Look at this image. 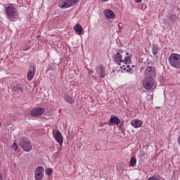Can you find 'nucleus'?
I'll list each match as a JSON object with an SVG mask.
<instances>
[{"label":"nucleus","instance_id":"1","mask_svg":"<svg viewBox=\"0 0 180 180\" xmlns=\"http://www.w3.org/2000/svg\"><path fill=\"white\" fill-rule=\"evenodd\" d=\"M112 61L118 65H122V64H130V63H131V54L120 49L117 50L116 53L113 54Z\"/></svg>","mask_w":180,"mask_h":180},{"label":"nucleus","instance_id":"2","mask_svg":"<svg viewBox=\"0 0 180 180\" xmlns=\"http://www.w3.org/2000/svg\"><path fill=\"white\" fill-rule=\"evenodd\" d=\"M6 13L7 19L11 22H16V20L19 16L18 9L12 6H8L6 8Z\"/></svg>","mask_w":180,"mask_h":180},{"label":"nucleus","instance_id":"3","mask_svg":"<svg viewBox=\"0 0 180 180\" xmlns=\"http://www.w3.org/2000/svg\"><path fill=\"white\" fill-rule=\"evenodd\" d=\"M19 145L25 153H30V150L33 148L32 141L26 137H23L20 140Z\"/></svg>","mask_w":180,"mask_h":180},{"label":"nucleus","instance_id":"4","mask_svg":"<svg viewBox=\"0 0 180 180\" xmlns=\"http://www.w3.org/2000/svg\"><path fill=\"white\" fill-rule=\"evenodd\" d=\"M169 63L174 68H180V55L179 53H172L169 57Z\"/></svg>","mask_w":180,"mask_h":180},{"label":"nucleus","instance_id":"5","mask_svg":"<svg viewBox=\"0 0 180 180\" xmlns=\"http://www.w3.org/2000/svg\"><path fill=\"white\" fill-rule=\"evenodd\" d=\"M78 2V0H59L58 3V6L60 9H68V8H71L74 6Z\"/></svg>","mask_w":180,"mask_h":180},{"label":"nucleus","instance_id":"6","mask_svg":"<svg viewBox=\"0 0 180 180\" xmlns=\"http://www.w3.org/2000/svg\"><path fill=\"white\" fill-rule=\"evenodd\" d=\"M142 85L145 89L150 91L154 86V78L144 77L142 81Z\"/></svg>","mask_w":180,"mask_h":180},{"label":"nucleus","instance_id":"7","mask_svg":"<svg viewBox=\"0 0 180 180\" xmlns=\"http://www.w3.org/2000/svg\"><path fill=\"white\" fill-rule=\"evenodd\" d=\"M44 178V167L43 166H38L34 172V179L42 180Z\"/></svg>","mask_w":180,"mask_h":180},{"label":"nucleus","instance_id":"8","mask_svg":"<svg viewBox=\"0 0 180 180\" xmlns=\"http://www.w3.org/2000/svg\"><path fill=\"white\" fill-rule=\"evenodd\" d=\"M44 113V108L37 107L30 110V115L32 117H39Z\"/></svg>","mask_w":180,"mask_h":180},{"label":"nucleus","instance_id":"9","mask_svg":"<svg viewBox=\"0 0 180 180\" xmlns=\"http://www.w3.org/2000/svg\"><path fill=\"white\" fill-rule=\"evenodd\" d=\"M155 68L148 66L145 70L146 78H154L155 77Z\"/></svg>","mask_w":180,"mask_h":180},{"label":"nucleus","instance_id":"10","mask_svg":"<svg viewBox=\"0 0 180 180\" xmlns=\"http://www.w3.org/2000/svg\"><path fill=\"white\" fill-rule=\"evenodd\" d=\"M34 74H36V68L34 66H31L27 72L28 81H32V79H33Z\"/></svg>","mask_w":180,"mask_h":180},{"label":"nucleus","instance_id":"11","mask_svg":"<svg viewBox=\"0 0 180 180\" xmlns=\"http://www.w3.org/2000/svg\"><path fill=\"white\" fill-rule=\"evenodd\" d=\"M131 125L132 126V127H134V129H139V127H141V126H143V121L139 119L132 120L131 121Z\"/></svg>","mask_w":180,"mask_h":180},{"label":"nucleus","instance_id":"12","mask_svg":"<svg viewBox=\"0 0 180 180\" xmlns=\"http://www.w3.org/2000/svg\"><path fill=\"white\" fill-rule=\"evenodd\" d=\"M55 139L58 143L59 146H63V134L60 131H56L55 134Z\"/></svg>","mask_w":180,"mask_h":180},{"label":"nucleus","instance_id":"13","mask_svg":"<svg viewBox=\"0 0 180 180\" xmlns=\"http://www.w3.org/2000/svg\"><path fill=\"white\" fill-rule=\"evenodd\" d=\"M12 91L14 92H23V84L17 83L13 86Z\"/></svg>","mask_w":180,"mask_h":180},{"label":"nucleus","instance_id":"14","mask_svg":"<svg viewBox=\"0 0 180 180\" xmlns=\"http://www.w3.org/2000/svg\"><path fill=\"white\" fill-rule=\"evenodd\" d=\"M103 14L108 19H113L115 18V13L112 10L105 9L103 11Z\"/></svg>","mask_w":180,"mask_h":180},{"label":"nucleus","instance_id":"15","mask_svg":"<svg viewBox=\"0 0 180 180\" xmlns=\"http://www.w3.org/2000/svg\"><path fill=\"white\" fill-rule=\"evenodd\" d=\"M63 98H64L65 101H66V102H68V103L72 104V103H74V102H75V99L71 95L65 94Z\"/></svg>","mask_w":180,"mask_h":180},{"label":"nucleus","instance_id":"16","mask_svg":"<svg viewBox=\"0 0 180 180\" xmlns=\"http://www.w3.org/2000/svg\"><path fill=\"white\" fill-rule=\"evenodd\" d=\"M99 70H100L99 75L101 78H105L106 77V72H105V67H103V65H100Z\"/></svg>","mask_w":180,"mask_h":180},{"label":"nucleus","instance_id":"17","mask_svg":"<svg viewBox=\"0 0 180 180\" xmlns=\"http://www.w3.org/2000/svg\"><path fill=\"white\" fill-rule=\"evenodd\" d=\"M110 123H112V124H120V119L117 117H111L110 118Z\"/></svg>","mask_w":180,"mask_h":180},{"label":"nucleus","instance_id":"18","mask_svg":"<svg viewBox=\"0 0 180 180\" xmlns=\"http://www.w3.org/2000/svg\"><path fill=\"white\" fill-rule=\"evenodd\" d=\"M74 29L76 33H78V34L81 35V34L82 33V26H81V25L77 24L75 26Z\"/></svg>","mask_w":180,"mask_h":180},{"label":"nucleus","instance_id":"19","mask_svg":"<svg viewBox=\"0 0 180 180\" xmlns=\"http://www.w3.org/2000/svg\"><path fill=\"white\" fill-rule=\"evenodd\" d=\"M152 53L154 56H157V54H158V44H152Z\"/></svg>","mask_w":180,"mask_h":180},{"label":"nucleus","instance_id":"20","mask_svg":"<svg viewBox=\"0 0 180 180\" xmlns=\"http://www.w3.org/2000/svg\"><path fill=\"white\" fill-rule=\"evenodd\" d=\"M136 164H137V159H136L135 157L131 158L129 167L134 168V167H136Z\"/></svg>","mask_w":180,"mask_h":180},{"label":"nucleus","instance_id":"21","mask_svg":"<svg viewBox=\"0 0 180 180\" xmlns=\"http://www.w3.org/2000/svg\"><path fill=\"white\" fill-rule=\"evenodd\" d=\"M176 15L174 14H170L169 16H167V19L170 23H174V20H175Z\"/></svg>","mask_w":180,"mask_h":180},{"label":"nucleus","instance_id":"22","mask_svg":"<svg viewBox=\"0 0 180 180\" xmlns=\"http://www.w3.org/2000/svg\"><path fill=\"white\" fill-rule=\"evenodd\" d=\"M46 174L47 175H51L53 174V169L51 168H48L46 169Z\"/></svg>","mask_w":180,"mask_h":180},{"label":"nucleus","instance_id":"23","mask_svg":"<svg viewBox=\"0 0 180 180\" xmlns=\"http://www.w3.org/2000/svg\"><path fill=\"white\" fill-rule=\"evenodd\" d=\"M11 148H13L14 151H16V150H18V143H16V142H14L11 146Z\"/></svg>","mask_w":180,"mask_h":180},{"label":"nucleus","instance_id":"24","mask_svg":"<svg viewBox=\"0 0 180 180\" xmlns=\"http://www.w3.org/2000/svg\"><path fill=\"white\" fill-rule=\"evenodd\" d=\"M148 180H160V179L157 177L151 176V177H149Z\"/></svg>","mask_w":180,"mask_h":180},{"label":"nucleus","instance_id":"25","mask_svg":"<svg viewBox=\"0 0 180 180\" xmlns=\"http://www.w3.org/2000/svg\"><path fill=\"white\" fill-rule=\"evenodd\" d=\"M143 0H135V1L136 2V4H140V2H141Z\"/></svg>","mask_w":180,"mask_h":180},{"label":"nucleus","instance_id":"26","mask_svg":"<svg viewBox=\"0 0 180 180\" xmlns=\"http://www.w3.org/2000/svg\"><path fill=\"white\" fill-rule=\"evenodd\" d=\"M127 65V68H129V70H131V68H130V65L125 64Z\"/></svg>","mask_w":180,"mask_h":180},{"label":"nucleus","instance_id":"27","mask_svg":"<svg viewBox=\"0 0 180 180\" xmlns=\"http://www.w3.org/2000/svg\"><path fill=\"white\" fill-rule=\"evenodd\" d=\"M29 49H30V47H27V48H24V50H29Z\"/></svg>","mask_w":180,"mask_h":180},{"label":"nucleus","instance_id":"28","mask_svg":"<svg viewBox=\"0 0 180 180\" xmlns=\"http://www.w3.org/2000/svg\"><path fill=\"white\" fill-rule=\"evenodd\" d=\"M0 180H2V174L0 173Z\"/></svg>","mask_w":180,"mask_h":180},{"label":"nucleus","instance_id":"29","mask_svg":"<svg viewBox=\"0 0 180 180\" xmlns=\"http://www.w3.org/2000/svg\"><path fill=\"white\" fill-rule=\"evenodd\" d=\"M109 0H102L103 2H108Z\"/></svg>","mask_w":180,"mask_h":180},{"label":"nucleus","instance_id":"30","mask_svg":"<svg viewBox=\"0 0 180 180\" xmlns=\"http://www.w3.org/2000/svg\"><path fill=\"white\" fill-rule=\"evenodd\" d=\"M122 67L124 68V70H126V66L124 65H123Z\"/></svg>","mask_w":180,"mask_h":180},{"label":"nucleus","instance_id":"31","mask_svg":"<svg viewBox=\"0 0 180 180\" xmlns=\"http://www.w3.org/2000/svg\"><path fill=\"white\" fill-rule=\"evenodd\" d=\"M0 127H2V122H0Z\"/></svg>","mask_w":180,"mask_h":180}]
</instances>
